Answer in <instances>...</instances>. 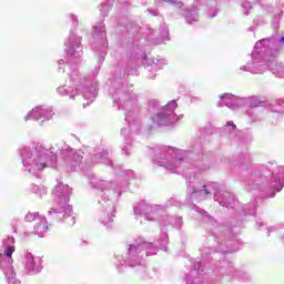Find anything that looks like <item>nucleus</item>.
<instances>
[{"instance_id": "obj_1", "label": "nucleus", "mask_w": 284, "mask_h": 284, "mask_svg": "<svg viewBox=\"0 0 284 284\" xmlns=\"http://www.w3.org/2000/svg\"><path fill=\"white\" fill-rule=\"evenodd\" d=\"M153 123L161 125L163 121H165V115L163 113H158L155 116L152 118Z\"/></svg>"}, {"instance_id": "obj_2", "label": "nucleus", "mask_w": 284, "mask_h": 284, "mask_svg": "<svg viewBox=\"0 0 284 284\" xmlns=\"http://www.w3.org/2000/svg\"><path fill=\"white\" fill-rule=\"evenodd\" d=\"M14 246H9L6 248L4 254L8 256V258H12V254H14Z\"/></svg>"}, {"instance_id": "obj_3", "label": "nucleus", "mask_w": 284, "mask_h": 284, "mask_svg": "<svg viewBox=\"0 0 284 284\" xmlns=\"http://www.w3.org/2000/svg\"><path fill=\"white\" fill-rule=\"evenodd\" d=\"M203 187H204V192H205V194H210V191H207V189H206L207 186H206V185H204Z\"/></svg>"}, {"instance_id": "obj_4", "label": "nucleus", "mask_w": 284, "mask_h": 284, "mask_svg": "<svg viewBox=\"0 0 284 284\" xmlns=\"http://www.w3.org/2000/svg\"><path fill=\"white\" fill-rule=\"evenodd\" d=\"M231 125H232V128H236V124H234V123H232Z\"/></svg>"}, {"instance_id": "obj_5", "label": "nucleus", "mask_w": 284, "mask_h": 284, "mask_svg": "<svg viewBox=\"0 0 284 284\" xmlns=\"http://www.w3.org/2000/svg\"><path fill=\"white\" fill-rule=\"evenodd\" d=\"M220 99H225V95H221Z\"/></svg>"}, {"instance_id": "obj_6", "label": "nucleus", "mask_w": 284, "mask_h": 284, "mask_svg": "<svg viewBox=\"0 0 284 284\" xmlns=\"http://www.w3.org/2000/svg\"><path fill=\"white\" fill-rule=\"evenodd\" d=\"M281 41H284V37L281 38Z\"/></svg>"}, {"instance_id": "obj_7", "label": "nucleus", "mask_w": 284, "mask_h": 284, "mask_svg": "<svg viewBox=\"0 0 284 284\" xmlns=\"http://www.w3.org/2000/svg\"><path fill=\"white\" fill-rule=\"evenodd\" d=\"M42 168H45V164H42Z\"/></svg>"}]
</instances>
